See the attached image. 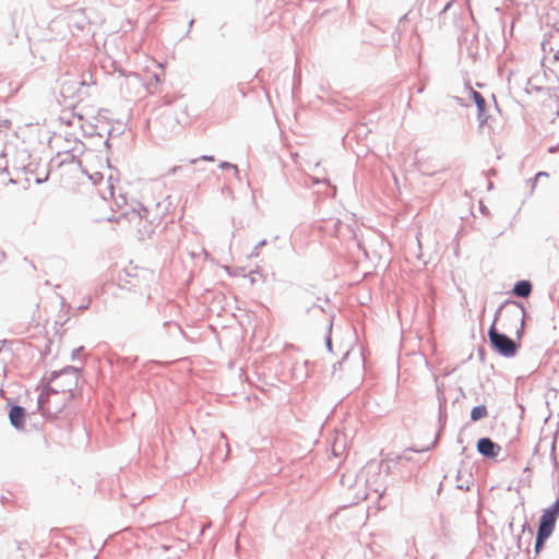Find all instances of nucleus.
<instances>
[{
	"label": "nucleus",
	"instance_id": "f257e3e1",
	"mask_svg": "<svg viewBox=\"0 0 559 559\" xmlns=\"http://www.w3.org/2000/svg\"><path fill=\"white\" fill-rule=\"evenodd\" d=\"M78 385V377L73 372H62L55 377L46 386L49 390L62 395V403H69L74 397V391Z\"/></svg>",
	"mask_w": 559,
	"mask_h": 559
},
{
	"label": "nucleus",
	"instance_id": "f03ea898",
	"mask_svg": "<svg viewBox=\"0 0 559 559\" xmlns=\"http://www.w3.org/2000/svg\"><path fill=\"white\" fill-rule=\"evenodd\" d=\"M62 395L49 390L45 386L38 397V409L41 411L45 416H55L60 413L68 403L59 402L62 400Z\"/></svg>",
	"mask_w": 559,
	"mask_h": 559
},
{
	"label": "nucleus",
	"instance_id": "7ed1b4c3",
	"mask_svg": "<svg viewBox=\"0 0 559 559\" xmlns=\"http://www.w3.org/2000/svg\"><path fill=\"white\" fill-rule=\"evenodd\" d=\"M489 338L492 346L504 356H513L516 353L515 343L508 336L496 331L495 326L489 330Z\"/></svg>",
	"mask_w": 559,
	"mask_h": 559
},
{
	"label": "nucleus",
	"instance_id": "20e7f679",
	"mask_svg": "<svg viewBox=\"0 0 559 559\" xmlns=\"http://www.w3.org/2000/svg\"><path fill=\"white\" fill-rule=\"evenodd\" d=\"M557 519L552 516V514L543 513L539 522L537 538H536V549L544 544V542L551 535Z\"/></svg>",
	"mask_w": 559,
	"mask_h": 559
},
{
	"label": "nucleus",
	"instance_id": "39448f33",
	"mask_svg": "<svg viewBox=\"0 0 559 559\" xmlns=\"http://www.w3.org/2000/svg\"><path fill=\"white\" fill-rule=\"evenodd\" d=\"M477 450L484 456L493 459L498 455L500 447L489 438H480L477 442Z\"/></svg>",
	"mask_w": 559,
	"mask_h": 559
},
{
	"label": "nucleus",
	"instance_id": "423d86ee",
	"mask_svg": "<svg viewBox=\"0 0 559 559\" xmlns=\"http://www.w3.org/2000/svg\"><path fill=\"white\" fill-rule=\"evenodd\" d=\"M10 423L16 429L24 428L25 425V411L21 406H13L9 413Z\"/></svg>",
	"mask_w": 559,
	"mask_h": 559
},
{
	"label": "nucleus",
	"instance_id": "0eeeda50",
	"mask_svg": "<svg viewBox=\"0 0 559 559\" xmlns=\"http://www.w3.org/2000/svg\"><path fill=\"white\" fill-rule=\"evenodd\" d=\"M532 292V285L527 281H520L515 284L513 293L519 297H527Z\"/></svg>",
	"mask_w": 559,
	"mask_h": 559
},
{
	"label": "nucleus",
	"instance_id": "6e6552de",
	"mask_svg": "<svg viewBox=\"0 0 559 559\" xmlns=\"http://www.w3.org/2000/svg\"><path fill=\"white\" fill-rule=\"evenodd\" d=\"M488 411L485 405L475 406L471 412V419L477 421L481 418L487 417Z\"/></svg>",
	"mask_w": 559,
	"mask_h": 559
},
{
	"label": "nucleus",
	"instance_id": "1a4fd4ad",
	"mask_svg": "<svg viewBox=\"0 0 559 559\" xmlns=\"http://www.w3.org/2000/svg\"><path fill=\"white\" fill-rule=\"evenodd\" d=\"M380 471H381L380 463H378V462H370L367 465H365V467L362 469V473H365L366 477H368L370 472H373V474L377 476V475L380 474ZM366 480L368 481L369 479L366 478Z\"/></svg>",
	"mask_w": 559,
	"mask_h": 559
},
{
	"label": "nucleus",
	"instance_id": "9d476101",
	"mask_svg": "<svg viewBox=\"0 0 559 559\" xmlns=\"http://www.w3.org/2000/svg\"><path fill=\"white\" fill-rule=\"evenodd\" d=\"M512 307H513V309L507 310V313H509L511 317L515 318L516 321H519L522 326L523 325V310H520L515 302L512 304Z\"/></svg>",
	"mask_w": 559,
	"mask_h": 559
},
{
	"label": "nucleus",
	"instance_id": "9b49d317",
	"mask_svg": "<svg viewBox=\"0 0 559 559\" xmlns=\"http://www.w3.org/2000/svg\"><path fill=\"white\" fill-rule=\"evenodd\" d=\"M545 514H552L555 519L559 515V498L552 503V506L544 511Z\"/></svg>",
	"mask_w": 559,
	"mask_h": 559
},
{
	"label": "nucleus",
	"instance_id": "f8f14e48",
	"mask_svg": "<svg viewBox=\"0 0 559 559\" xmlns=\"http://www.w3.org/2000/svg\"><path fill=\"white\" fill-rule=\"evenodd\" d=\"M474 99H475L478 108L480 110H484V108H485V99L483 98V96L479 93L474 92Z\"/></svg>",
	"mask_w": 559,
	"mask_h": 559
},
{
	"label": "nucleus",
	"instance_id": "ddd939ff",
	"mask_svg": "<svg viewBox=\"0 0 559 559\" xmlns=\"http://www.w3.org/2000/svg\"><path fill=\"white\" fill-rule=\"evenodd\" d=\"M542 177H548V174H547V173H544V171H540V173L536 174L535 179H534V180H535V182H536L539 178H542Z\"/></svg>",
	"mask_w": 559,
	"mask_h": 559
},
{
	"label": "nucleus",
	"instance_id": "4468645a",
	"mask_svg": "<svg viewBox=\"0 0 559 559\" xmlns=\"http://www.w3.org/2000/svg\"><path fill=\"white\" fill-rule=\"evenodd\" d=\"M203 159H209V160H213V157H210V156H204Z\"/></svg>",
	"mask_w": 559,
	"mask_h": 559
}]
</instances>
